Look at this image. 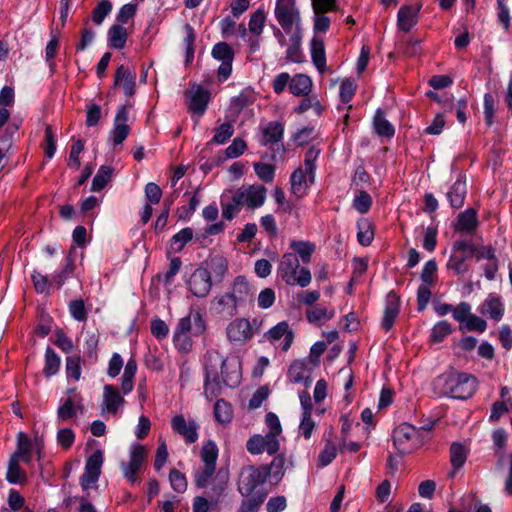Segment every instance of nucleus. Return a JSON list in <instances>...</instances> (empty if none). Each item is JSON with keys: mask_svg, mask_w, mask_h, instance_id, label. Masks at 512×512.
Here are the masks:
<instances>
[{"mask_svg": "<svg viewBox=\"0 0 512 512\" xmlns=\"http://www.w3.org/2000/svg\"><path fill=\"white\" fill-rule=\"evenodd\" d=\"M467 460V450L465 446L458 442H453L450 446V462L452 465V472L450 477H454L456 472L463 467Z\"/></svg>", "mask_w": 512, "mask_h": 512, "instance_id": "obj_35", "label": "nucleus"}, {"mask_svg": "<svg viewBox=\"0 0 512 512\" xmlns=\"http://www.w3.org/2000/svg\"><path fill=\"white\" fill-rule=\"evenodd\" d=\"M357 83L353 78H346L340 84L339 97L343 104H348L354 97Z\"/></svg>", "mask_w": 512, "mask_h": 512, "instance_id": "obj_55", "label": "nucleus"}, {"mask_svg": "<svg viewBox=\"0 0 512 512\" xmlns=\"http://www.w3.org/2000/svg\"><path fill=\"white\" fill-rule=\"evenodd\" d=\"M295 338V333L287 321H281L263 334V341L287 352Z\"/></svg>", "mask_w": 512, "mask_h": 512, "instance_id": "obj_9", "label": "nucleus"}, {"mask_svg": "<svg viewBox=\"0 0 512 512\" xmlns=\"http://www.w3.org/2000/svg\"><path fill=\"white\" fill-rule=\"evenodd\" d=\"M193 238V230L190 227H185L177 232L171 238V248L174 252H180L184 246Z\"/></svg>", "mask_w": 512, "mask_h": 512, "instance_id": "obj_48", "label": "nucleus"}, {"mask_svg": "<svg viewBox=\"0 0 512 512\" xmlns=\"http://www.w3.org/2000/svg\"><path fill=\"white\" fill-rule=\"evenodd\" d=\"M421 6L403 5L397 13V27L405 33L410 32L418 23Z\"/></svg>", "mask_w": 512, "mask_h": 512, "instance_id": "obj_22", "label": "nucleus"}, {"mask_svg": "<svg viewBox=\"0 0 512 512\" xmlns=\"http://www.w3.org/2000/svg\"><path fill=\"white\" fill-rule=\"evenodd\" d=\"M113 175V168L110 166L102 165L98 169L96 175L92 180L91 190L99 192L105 188Z\"/></svg>", "mask_w": 512, "mask_h": 512, "instance_id": "obj_43", "label": "nucleus"}, {"mask_svg": "<svg viewBox=\"0 0 512 512\" xmlns=\"http://www.w3.org/2000/svg\"><path fill=\"white\" fill-rule=\"evenodd\" d=\"M265 20H266V15L263 10L258 9L256 12H254L250 16V20L248 23L250 32L253 35L261 36L263 29H264Z\"/></svg>", "mask_w": 512, "mask_h": 512, "instance_id": "obj_59", "label": "nucleus"}, {"mask_svg": "<svg viewBox=\"0 0 512 512\" xmlns=\"http://www.w3.org/2000/svg\"><path fill=\"white\" fill-rule=\"evenodd\" d=\"M199 188L194 192L193 196L190 198L188 205H183L179 207L176 211L177 217L181 221H188L198 205L200 204V198L198 196Z\"/></svg>", "mask_w": 512, "mask_h": 512, "instance_id": "obj_53", "label": "nucleus"}, {"mask_svg": "<svg viewBox=\"0 0 512 512\" xmlns=\"http://www.w3.org/2000/svg\"><path fill=\"white\" fill-rule=\"evenodd\" d=\"M290 248L295 252L297 257L299 256L304 264H308L311 261L316 246L310 241L292 240L290 242Z\"/></svg>", "mask_w": 512, "mask_h": 512, "instance_id": "obj_39", "label": "nucleus"}, {"mask_svg": "<svg viewBox=\"0 0 512 512\" xmlns=\"http://www.w3.org/2000/svg\"><path fill=\"white\" fill-rule=\"evenodd\" d=\"M319 150L315 149L314 147H311L306 153H305V159H304V167L305 174L308 176V180L310 183L314 182L315 179V170H316V159L319 155Z\"/></svg>", "mask_w": 512, "mask_h": 512, "instance_id": "obj_57", "label": "nucleus"}, {"mask_svg": "<svg viewBox=\"0 0 512 512\" xmlns=\"http://www.w3.org/2000/svg\"><path fill=\"white\" fill-rule=\"evenodd\" d=\"M274 16L278 25H271L273 36L280 47H286L287 61L304 62L302 17L297 0H276Z\"/></svg>", "mask_w": 512, "mask_h": 512, "instance_id": "obj_1", "label": "nucleus"}, {"mask_svg": "<svg viewBox=\"0 0 512 512\" xmlns=\"http://www.w3.org/2000/svg\"><path fill=\"white\" fill-rule=\"evenodd\" d=\"M288 377L293 383H302L305 387H309L312 379L310 378L307 360H294L289 366Z\"/></svg>", "mask_w": 512, "mask_h": 512, "instance_id": "obj_26", "label": "nucleus"}, {"mask_svg": "<svg viewBox=\"0 0 512 512\" xmlns=\"http://www.w3.org/2000/svg\"><path fill=\"white\" fill-rule=\"evenodd\" d=\"M373 200L368 192L360 190L353 199L352 207L361 214H366L371 206Z\"/></svg>", "mask_w": 512, "mask_h": 512, "instance_id": "obj_58", "label": "nucleus"}, {"mask_svg": "<svg viewBox=\"0 0 512 512\" xmlns=\"http://www.w3.org/2000/svg\"><path fill=\"white\" fill-rule=\"evenodd\" d=\"M61 366V359L50 346L45 350V364L43 374L49 378L58 373Z\"/></svg>", "mask_w": 512, "mask_h": 512, "instance_id": "obj_40", "label": "nucleus"}, {"mask_svg": "<svg viewBox=\"0 0 512 512\" xmlns=\"http://www.w3.org/2000/svg\"><path fill=\"white\" fill-rule=\"evenodd\" d=\"M439 396L466 400L477 390V379L465 372L449 371L438 376L433 383Z\"/></svg>", "mask_w": 512, "mask_h": 512, "instance_id": "obj_3", "label": "nucleus"}, {"mask_svg": "<svg viewBox=\"0 0 512 512\" xmlns=\"http://www.w3.org/2000/svg\"><path fill=\"white\" fill-rule=\"evenodd\" d=\"M173 431L181 435L187 444H193L198 439L199 424L195 420H186L183 415H176L171 420Z\"/></svg>", "mask_w": 512, "mask_h": 512, "instance_id": "obj_16", "label": "nucleus"}, {"mask_svg": "<svg viewBox=\"0 0 512 512\" xmlns=\"http://www.w3.org/2000/svg\"><path fill=\"white\" fill-rule=\"evenodd\" d=\"M128 38L127 29L119 24H113L107 32L108 46L120 50L125 47Z\"/></svg>", "mask_w": 512, "mask_h": 512, "instance_id": "obj_34", "label": "nucleus"}, {"mask_svg": "<svg viewBox=\"0 0 512 512\" xmlns=\"http://www.w3.org/2000/svg\"><path fill=\"white\" fill-rule=\"evenodd\" d=\"M74 268V258L68 255L63 269L52 277V283H55L58 288H61L66 280L72 277Z\"/></svg>", "mask_w": 512, "mask_h": 512, "instance_id": "obj_54", "label": "nucleus"}, {"mask_svg": "<svg viewBox=\"0 0 512 512\" xmlns=\"http://www.w3.org/2000/svg\"><path fill=\"white\" fill-rule=\"evenodd\" d=\"M33 443L31 439L24 433L19 432L17 435V446L15 452L10 456L17 461H22L27 465L32 462Z\"/></svg>", "mask_w": 512, "mask_h": 512, "instance_id": "obj_28", "label": "nucleus"}, {"mask_svg": "<svg viewBox=\"0 0 512 512\" xmlns=\"http://www.w3.org/2000/svg\"><path fill=\"white\" fill-rule=\"evenodd\" d=\"M483 106H484V120L487 126H492L494 123V116L496 112V100L495 97L491 93L484 94L483 99Z\"/></svg>", "mask_w": 512, "mask_h": 512, "instance_id": "obj_60", "label": "nucleus"}, {"mask_svg": "<svg viewBox=\"0 0 512 512\" xmlns=\"http://www.w3.org/2000/svg\"><path fill=\"white\" fill-rule=\"evenodd\" d=\"M374 130L381 137L392 138L395 134L394 126L385 118L384 112L378 109L373 119Z\"/></svg>", "mask_w": 512, "mask_h": 512, "instance_id": "obj_38", "label": "nucleus"}, {"mask_svg": "<svg viewBox=\"0 0 512 512\" xmlns=\"http://www.w3.org/2000/svg\"><path fill=\"white\" fill-rule=\"evenodd\" d=\"M401 299L398 293L391 290L385 298V308L381 321V327L388 332L392 329L400 312Z\"/></svg>", "mask_w": 512, "mask_h": 512, "instance_id": "obj_19", "label": "nucleus"}, {"mask_svg": "<svg viewBox=\"0 0 512 512\" xmlns=\"http://www.w3.org/2000/svg\"><path fill=\"white\" fill-rule=\"evenodd\" d=\"M335 316L334 309H327L322 306H314L313 308L307 310L306 317L310 323H320L322 321H327L332 319Z\"/></svg>", "mask_w": 512, "mask_h": 512, "instance_id": "obj_45", "label": "nucleus"}, {"mask_svg": "<svg viewBox=\"0 0 512 512\" xmlns=\"http://www.w3.org/2000/svg\"><path fill=\"white\" fill-rule=\"evenodd\" d=\"M78 408L82 409V405H76L74 399L68 397L64 399L58 407L57 416L62 421L69 420L76 416Z\"/></svg>", "mask_w": 512, "mask_h": 512, "instance_id": "obj_47", "label": "nucleus"}, {"mask_svg": "<svg viewBox=\"0 0 512 512\" xmlns=\"http://www.w3.org/2000/svg\"><path fill=\"white\" fill-rule=\"evenodd\" d=\"M218 457V448L213 441H208L201 449V459L204 463L203 466H210L216 468V461Z\"/></svg>", "mask_w": 512, "mask_h": 512, "instance_id": "obj_56", "label": "nucleus"}, {"mask_svg": "<svg viewBox=\"0 0 512 512\" xmlns=\"http://www.w3.org/2000/svg\"><path fill=\"white\" fill-rule=\"evenodd\" d=\"M312 89V80L306 74H296L291 77L289 91L297 97H306Z\"/></svg>", "mask_w": 512, "mask_h": 512, "instance_id": "obj_33", "label": "nucleus"}, {"mask_svg": "<svg viewBox=\"0 0 512 512\" xmlns=\"http://www.w3.org/2000/svg\"><path fill=\"white\" fill-rule=\"evenodd\" d=\"M374 239V225L367 218H361L357 221V241L363 246H369Z\"/></svg>", "mask_w": 512, "mask_h": 512, "instance_id": "obj_36", "label": "nucleus"}, {"mask_svg": "<svg viewBox=\"0 0 512 512\" xmlns=\"http://www.w3.org/2000/svg\"><path fill=\"white\" fill-rule=\"evenodd\" d=\"M211 305L217 314L225 318H232L238 313V303L227 292L214 297Z\"/></svg>", "mask_w": 512, "mask_h": 512, "instance_id": "obj_24", "label": "nucleus"}, {"mask_svg": "<svg viewBox=\"0 0 512 512\" xmlns=\"http://www.w3.org/2000/svg\"><path fill=\"white\" fill-rule=\"evenodd\" d=\"M306 175L302 168L293 171L290 177L292 193L302 197L307 190Z\"/></svg>", "mask_w": 512, "mask_h": 512, "instance_id": "obj_44", "label": "nucleus"}, {"mask_svg": "<svg viewBox=\"0 0 512 512\" xmlns=\"http://www.w3.org/2000/svg\"><path fill=\"white\" fill-rule=\"evenodd\" d=\"M147 456L145 447L141 444H135L130 451V459L127 463L123 462L121 468L123 476L129 483L135 484L138 482L137 473L140 471Z\"/></svg>", "mask_w": 512, "mask_h": 512, "instance_id": "obj_13", "label": "nucleus"}, {"mask_svg": "<svg viewBox=\"0 0 512 512\" xmlns=\"http://www.w3.org/2000/svg\"><path fill=\"white\" fill-rule=\"evenodd\" d=\"M211 55L215 60L221 62L217 70L218 80L220 82L226 81L232 73V64L235 57L233 48L226 42H218L212 47Z\"/></svg>", "mask_w": 512, "mask_h": 512, "instance_id": "obj_11", "label": "nucleus"}, {"mask_svg": "<svg viewBox=\"0 0 512 512\" xmlns=\"http://www.w3.org/2000/svg\"><path fill=\"white\" fill-rule=\"evenodd\" d=\"M209 102L210 92L207 89L198 86L197 89L194 90L192 95L190 96L188 110L190 113L196 114L198 115V117H201L205 113Z\"/></svg>", "mask_w": 512, "mask_h": 512, "instance_id": "obj_27", "label": "nucleus"}, {"mask_svg": "<svg viewBox=\"0 0 512 512\" xmlns=\"http://www.w3.org/2000/svg\"><path fill=\"white\" fill-rule=\"evenodd\" d=\"M479 312L498 322L504 315V305L499 295L490 293L479 306Z\"/></svg>", "mask_w": 512, "mask_h": 512, "instance_id": "obj_23", "label": "nucleus"}, {"mask_svg": "<svg viewBox=\"0 0 512 512\" xmlns=\"http://www.w3.org/2000/svg\"><path fill=\"white\" fill-rule=\"evenodd\" d=\"M222 217L227 221H231L241 211L242 204L236 201L234 193L229 201H225L224 197L221 199Z\"/></svg>", "mask_w": 512, "mask_h": 512, "instance_id": "obj_52", "label": "nucleus"}, {"mask_svg": "<svg viewBox=\"0 0 512 512\" xmlns=\"http://www.w3.org/2000/svg\"><path fill=\"white\" fill-rule=\"evenodd\" d=\"M214 417L219 423H229L233 417L231 405L224 399H218L214 405Z\"/></svg>", "mask_w": 512, "mask_h": 512, "instance_id": "obj_46", "label": "nucleus"}, {"mask_svg": "<svg viewBox=\"0 0 512 512\" xmlns=\"http://www.w3.org/2000/svg\"><path fill=\"white\" fill-rule=\"evenodd\" d=\"M226 334L228 340L235 343H245L254 335L251 323L246 318H237L230 322Z\"/></svg>", "mask_w": 512, "mask_h": 512, "instance_id": "obj_17", "label": "nucleus"}, {"mask_svg": "<svg viewBox=\"0 0 512 512\" xmlns=\"http://www.w3.org/2000/svg\"><path fill=\"white\" fill-rule=\"evenodd\" d=\"M204 269L209 272L211 280L213 277L215 282H221L228 272V261L222 255H215L206 261Z\"/></svg>", "mask_w": 512, "mask_h": 512, "instance_id": "obj_31", "label": "nucleus"}, {"mask_svg": "<svg viewBox=\"0 0 512 512\" xmlns=\"http://www.w3.org/2000/svg\"><path fill=\"white\" fill-rule=\"evenodd\" d=\"M128 115V109L125 105L118 108L111 131L114 146L122 144L130 133V127L127 125Z\"/></svg>", "mask_w": 512, "mask_h": 512, "instance_id": "obj_20", "label": "nucleus"}, {"mask_svg": "<svg viewBox=\"0 0 512 512\" xmlns=\"http://www.w3.org/2000/svg\"><path fill=\"white\" fill-rule=\"evenodd\" d=\"M125 399L123 395H121L120 391L117 387L106 384L103 387V399L101 403V412L102 414H112L116 415L119 409L124 406Z\"/></svg>", "mask_w": 512, "mask_h": 512, "instance_id": "obj_18", "label": "nucleus"}, {"mask_svg": "<svg viewBox=\"0 0 512 512\" xmlns=\"http://www.w3.org/2000/svg\"><path fill=\"white\" fill-rule=\"evenodd\" d=\"M309 45L312 63L318 72L323 74L327 70L324 39L314 35Z\"/></svg>", "mask_w": 512, "mask_h": 512, "instance_id": "obj_25", "label": "nucleus"}, {"mask_svg": "<svg viewBox=\"0 0 512 512\" xmlns=\"http://www.w3.org/2000/svg\"><path fill=\"white\" fill-rule=\"evenodd\" d=\"M452 332V325L448 321H439L431 329L430 340L433 343H441Z\"/></svg>", "mask_w": 512, "mask_h": 512, "instance_id": "obj_49", "label": "nucleus"}, {"mask_svg": "<svg viewBox=\"0 0 512 512\" xmlns=\"http://www.w3.org/2000/svg\"><path fill=\"white\" fill-rule=\"evenodd\" d=\"M280 448V443L278 438L274 437L272 434H254L252 435L246 443L247 451L252 455H259L263 452H267L269 455H275Z\"/></svg>", "mask_w": 512, "mask_h": 512, "instance_id": "obj_14", "label": "nucleus"}, {"mask_svg": "<svg viewBox=\"0 0 512 512\" xmlns=\"http://www.w3.org/2000/svg\"><path fill=\"white\" fill-rule=\"evenodd\" d=\"M261 138L259 143L263 147H268L272 154L271 159H283L286 149L283 143L284 124L280 121H270L261 128Z\"/></svg>", "mask_w": 512, "mask_h": 512, "instance_id": "obj_5", "label": "nucleus"}, {"mask_svg": "<svg viewBox=\"0 0 512 512\" xmlns=\"http://www.w3.org/2000/svg\"><path fill=\"white\" fill-rule=\"evenodd\" d=\"M233 133L234 127L231 123H222L219 127L216 128L212 142L216 144H224L232 137Z\"/></svg>", "mask_w": 512, "mask_h": 512, "instance_id": "obj_63", "label": "nucleus"}, {"mask_svg": "<svg viewBox=\"0 0 512 512\" xmlns=\"http://www.w3.org/2000/svg\"><path fill=\"white\" fill-rule=\"evenodd\" d=\"M269 477L268 465L246 466L241 470L238 490L242 496L251 495Z\"/></svg>", "mask_w": 512, "mask_h": 512, "instance_id": "obj_7", "label": "nucleus"}, {"mask_svg": "<svg viewBox=\"0 0 512 512\" xmlns=\"http://www.w3.org/2000/svg\"><path fill=\"white\" fill-rule=\"evenodd\" d=\"M476 251V246L466 240L453 243L452 254L447 262V269L457 275H464L469 270L468 259Z\"/></svg>", "mask_w": 512, "mask_h": 512, "instance_id": "obj_8", "label": "nucleus"}, {"mask_svg": "<svg viewBox=\"0 0 512 512\" xmlns=\"http://www.w3.org/2000/svg\"><path fill=\"white\" fill-rule=\"evenodd\" d=\"M467 196L466 176L460 174L446 192V198L452 209L458 210L464 206Z\"/></svg>", "mask_w": 512, "mask_h": 512, "instance_id": "obj_21", "label": "nucleus"}, {"mask_svg": "<svg viewBox=\"0 0 512 512\" xmlns=\"http://www.w3.org/2000/svg\"><path fill=\"white\" fill-rule=\"evenodd\" d=\"M423 443V436L419 429L409 423L404 422L393 431V444L401 455L417 450Z\"/></svg>", "mask_w": 512, "mask_h": 512, "instance_id": "obj_6", "label": "nucleus"}, {"mask_svg": "<svg viewBox=\"0 0 512 512\" xmlns=\"http://www.w3.org/2000/svg\"><path fill=\"white\" fill-rule=\"evenodd\" d=\"M492 441L495 455L499 457L498 462L501 463L503 459V451L508 441V434L506 430L503 428H498L494 430L492 434Z\"/></svg>", "mask_w": 512, "mask_h": 512, "instance_id": "obj_50", "label": "nucleus"}, {"mask_svg": "<svg viewBox=\"0 0 512 512\" xmlns=\"http://www.w3.org/2000/svg\"><path fill=\"white\" fill-rule=\"evenodd\" d=\"M227 293L231 295L239 306L244 305L252 295L251 286L246 277L242 275L235 277L231 291Z\"/></svg>", "mask_w": 512, "mask_h": 512, "instance_id": "obj_29", "label": "nucleus"}, {"mask_svg": "<svg viewBox=\"0 0 512 512\" xmlns=\"http://www.w3.org/2000/svg\"><path fill=\"white\" fill-rule=\"evenodd\" d=\"M71 317L78 322H85L87 320V309L82 299H75L69 302L68 305Z\"/></svg>", "mask_w": 512, "mask_h": 512, "instance_id": "obj_61", "label": "nucleus"}, {"mask_svg": "<svg viewBox=\"0 0 512 512\" xmlns=\"http://www.w3.org/2000/svg\"><path fill=\"white\" fill-rule=\"evenodd\" d=\"M241 374L236 362L228 361L217 350H209L205 354L204 394L213 400L220 393L221 382L228 387L240 384Z\"/></svg>", "mask_w": 512, "mask_h": 512, "instance_id": "obj_2", "label": "nucleus"}, {"mask_svg": "<svg viewBox=\"0 0 512 512\" xmlns=\"http://www.w3.org/2000/svg\"><path fill=\"white\" fill-rule=\"evenodd\" d=\"M19 463V461L10 457L6 473V480L10 484H21L27 481L26 472L21 469Z\"/></svg>", "mask_w": 512, "mask_h": 512, "instance_id": "obj_42", "label": "nucleus"}, {"mask_svg": "<svg viewBox=\"0 0 512 512\" xmlns=\"http://www.w3.org/2000/svg\"><path fill=\"white\" fill-rule=\"evenodd\" d=\"M113 5L110 0H100L93 9L91 20L95 25H101L104 19L111 13Z\"/></svg>", "mask_w": 512, "mask_h": 512, "instance_id": "obj_51", "label": "nucleus"}, {"mask_svg": "<svg viewBox=\"0 0 512 512\" xmlns=\"http://www.w3.org/2000/svg\"><path fill=\"white\" fill-rule=\"evenodd\" d=\"M136 75L132 73L124 65H120L114 75V85L122 83L124 93L127 97H132L135 94Z\"/></svg>", "mask_w": 512, "mask_h": 512, "instance_id": "obj_30", "label": "nucleus"}, {"mask_svg": "<svg viewBox=\"0 0 512 512\" xmlns=\"http://www.w3.org/2000/svg\"><path fill=\"white\" fill-rule=\"evenodd\" d=\"M337 456V445L327 440L324 449L318 457L319 465L322 467L328 466Z\"/></svg>", "mask_w": 512, "mask_h": 512, "instance_id": "obj_64", "label": "nucleus"}, {"mask_svg": "<svg viewBox=\"0 0 512 512\" xmlns=\"http://www.w3.org/2000/svg\"><path fill=\"white\" fill-rule=\"evenodd\" d=\"M254 171L258 178L266 183L272 182L275 177V167L272 164L256 162Z\"/></svg>", "mask_w": 512, "mask_h": 512, "instance_id": "obj_62", "label": "nucleus"}, {"mask_svg": "<svg viewBox=\"0 0 512 512\" xmlns=\"http://www.w3.org/2000/svg\"><path fill=\"white\" fill-rule=\"evenodd\" d=\"M183 30L185 32V37L183 39V43L185 45V64L189 65L194 60V54H195L194 44H195V40H196V35H195L194 28L189 23H186L183 26Z\"/></svg>", "mask_w": 512, "mask_h": 512, "instance_id": "obj_41", "label": "nucleus"}, {"mask_svg": "<svg viewBox=\"0 0 512 512\" xmlns=\"http://www.w3.org/2000/svg\"><path fill=\"white\" fill-rule=\"evenodd\" d=\"M266 188L261 185H242L233 193L236 196V201L246 206L248 209H258L262 207L266 200Z\"/></svg>", "mask_w": 512, "mask_h": 512, "instance_id": "obj_10", "label": "nucleus"}, {"mask_svg": "<svg viewBox=\"0 0 512 512\" xmlns=\"http://www.w3.org/2000/svg\"><path fill=\"white\" fill-rule=\"evenodd\" d=\"M478 226L477 212L473 208H468L459 213L455 223L457 232L473 233Z\"/></svg>", "mask_w": 512, "mask_h": 512, "instance_id": "obj_32", "label": "nucleus"}, {"mask_svg": "<svg viewBox=\"0 0 512 512\" xmlns=\"http://www.w3.org/2000/svg\"><path fill=\"white\" fill-rule=\"evenodd\" d=\"M245 497L240 504L238 512H258L267 497V492L259 490Z\"/></svg>", "mask_w": 512, "mask_h": 512, "instance_id": "obj_37", "label": "nucleus"}, {"mask_svg": "<svg viewBox=\"0 0 512 512\" xmlns=\"http://www.w3.org/2000/svg\"><path fill=\"white\" fill-rule=\"evenodd\" d=\"M187 287L189 291L198 298H205L211 291L212 280L210 279L209 272L200 266L194 270L187 280Z\"/></svg>", "mask_w": 512, "mask_h": 512, "instance_id": "obj_15", "label": "nucleus"}, {"mask_svg": "<svg viewBox=\"0 0 512 512\" xmlns=\"http://www.w3.org/2000/svg\"><path fill=\"white\" fill-rule=\"evenodd\" d=\"M277 275L289 286L298 285L301 288L307 287L312 280L311 272L306 267H300L299 258L294 253L282 255Z\"/></svg>", "mask_w": 512, "mask_h": 512, "instance_id": "obj_4", "label": "nucleus"}, {"mask_svg": "<svg viewBox=\"0 0 512 512\" xmlns=\"http://www.w3.org/2000/svg\"><path fill=\"white\" fill-rule=\"evenodd\" d=\"M104 462V453L101 449L95 450L86 460L84 473L80 477V484L83 490H88L96 484Z\"/></svg>", "mask_w": 512, "mask_h": 512, "instance_id": "obj_12", "label": "nucleus"}]
</instances>
